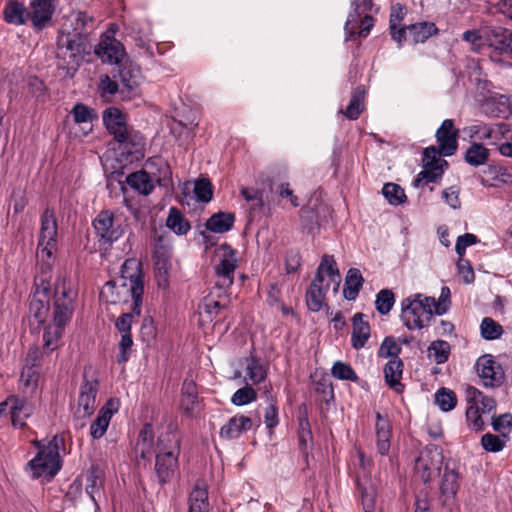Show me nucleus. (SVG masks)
Listing matches in <instances>:
<instances>
[{"label": "nucleus", "instance_id": "603ef678", "mask_svg": "<svg viewBox=\"0 0 512 512\" xmlns=\"http://www.w3.org/2000/svg\"><path fill=\"white\" fill-rule=\"evenodd\" d=\"M395 295L390 289H382L376 295L375 307L381 315H387L393 308Z\"/></svg>", "mask_w": 512, "mask_h": 512}, {"label": "nucleus", "instance_id": "774afa93", "mask_svg": "<svg viewBox=\"0 0 512 512\" xmlns=\"http://www.w3.org/2000/svg\"><path fill=\"white\" fill-rule=\"evenodd\" d=\"M28 92L37 100H43L46 93L44 82L36 76L29 77L27 82Z\"/></svg>", "mask_w": 512, "mask_h": 512}, {"label": "nucleus", "instance_id": "2f4dec72", "mask_svg": "<svg viewBox=\"0 0 512 512\" xmlns=\"http://www.w3.org/2000/svg\"><path fill=\"white\" fill-rule=\"evenodd\" d=\"M47 293L48 288H43L42 292L37 290L29 304L30 314L35 320L38 321L39 324H43L45 322L49 312Z\"/></svg>", "mask_w": 512, "mask_h": 512}, {"label": "nucleus", "instance_id": "3c124183", "mask_svg": "<svg viewBox=\"0 0 512 512\" xmlns=\"http://www.w3.org/2000/svg\"><path fill=\"white\" fill-rule=\"evenodd\" d=\"M450 344L445 340L433 341L428 347L429 356L433 357L437 364L445 363L450 355Z\"/></svg>", "mask_w": 512, "mask_h": 512}, {"label": "nucleus", "instance_id": "9b49d317", "mask_svg": "<svg viewBox=\"0 0 512 512\" xmlns=\"http://www.w3.org/2000/svg\"><path fill=\"white\" fill-rule=\"evenodd\" d=\"M237 251L227 243L216 249L219 263L215 266L217 276L216 287L222 290L229 288L234 282V273L237 268Z\"/></svg>", "mask_w": 512, "mask_h": 512}, {"label": "nucleus", "instance_id": "f3484780", "mask_svg": "<svg viewBox=\"0 0 512 512\" xmlns=\"http://www.w3.org/2000/svg\"><path fill=\"white\" fill-rule=\"evenodd\" d=\"M477 373L485 387H499L502 385L505 373L499 363L492 356H482L476 363Z\"/></svg>", "mask_w": 512, "mask_h": 512}, {"label": "nucleus", "instance_id": "09e8293b", "mask_svg": "<svg viewBox=\"0 0 512 512\" xmlns=\"http://www.w3.org/2000/svg\"><path fill=\"white\" fill-rule=\"evenodd\" d=\"M509 439V436L505 434L495 435L492 433H486L481 438V445L485 451L497 453L504 449Z\"/></svg>", "mask_w": 512, "mask_h": 512}, {"label": "nucleus", "instance_id": "9d476101", "mask_svg": "<svg viewBox=\"0 0 512 512\" xmlns=\"http://www.w3.org/2000/svg\"><path fill=\"white\" fill-rule=\"evenodd\" d=\"M57 221L54 210L46 208L41 215V228L37 247V256L43 261L51 259L57 247Z\"/></svg>", "mask_w": 512, "mask_h": 512}, {"label": "nucleus", "instance_id": "cd10ccee", "mask_svg": "<svg viewBox=\"0 0 512 512\" xmlns=\"http://www.w3.org/2000/svg\"><path fill=\"white\" fill-rule=\"evenodd\" d=\"M404 363L401 359L389 360L383 368L385 383L396 393H402L405 386L401 383Z\"/></svg>", "mask_w": 512, "mask_h": 512}, {"label": "nucleus", "instance_id": "412c9836", "mask_svg": "<svg viewBox=\"0 0 512 512\" xmlns=\"http://www.w3.org/2000/svg\"><path fill=\"white\" fill-rule=\"evenodd\" d=\"M120 79V94L122 98L131 99L137 93L140 84V70L132 64L122 65L118 72Z\"/></svg>", "mask_w": 512, "mask_h": 512}, {"label": "nucleus", "instance_id": "e2e57ef3", "mask_svg": "<svg viewBox=\"0 0 512 512\" xmlns=\"http://www.w3.org/2000/svg\"><path fill=\"white\" fill-rule=\"evenodd\" d=\"M481 411L478 406L469 405L466 409V420L468 426L475 431H481L484 427V421L481 417Z\"/></svg>", "mask_w": 512, "mask_h": 512}, {"label": "nucleus", "instance_id": "2eb2a0df", "mask_svg": "<svg viewBox=\"0 0 512 512\" xmlns=\"http://www.w3.org/2000/svg\"><path fill=\"white\" fill-rule=\"evenodd\" d=\"M488 56L494 62H501L502 56L512 57V31L494 29L487 33Z\"/></svg>", "mask_w": 512, "mask_h": 512}, {"label": "nucleus", "instance_id": "39448f33", "mask_svg": "<svg viewBox=\"0 0 512 512\" xmlns=\"http://www.w3.org/2000/svg\"><path fill=\"white\" fill-rule=\"evenodd\" d=\"M180 439L174 432L159 436L156 445L155 474L160 485L169 483L179 468Z\"/></svg>", "mask_w": 512, "mask_h": 512}, {"label": "nucleus", "instance_id": "5701e85b", "mask_svg": "<svg viewBox=\"0 0 512 512\" xmlns=\"http://www.w3.org/2000/svg\"><path fill=\"white\" fill-rule=\"evenodd\" d=\"M253 421L244 415H235L224 424L219 431V437L225 441L238 439L243 433L251 430Z\"/></svg>", "mask_w": 512, "mask_h": 512}, {"label": "nucleus", "instance_id": "a19ab883", "mask_svg": "<svg viewBox=\"0 0 512 512\" xmlns=\"http://www.w3.org/2000/svg\"><path fill=\"white\" fill-rule=\"evenodd\" d=\"M114 412L113 409L106 406L99 410L96 419L90 426V435L93 439H100L104 436Z\"/></svg>", "mask_w": 512, "mask_h": 512}, {"label": "nucleus", "instance_id": "69168bd1", "mask_svg": "<svg viewBox=\"0 0 512 512\" xmlns=\"http://www.w3.org/2000/svg\"><path fill=\"white\" fill-rule=\"evenodd\" d=\"M450 304V289L447 286H443L438 300L434 298V313L439 316L445 314L448 311Z\"/></svg>", "mask_w": 512, "mask_h": 512}, {"label": "nucleus", "instance_id": "423d86ee", "mask_svg": "<svg viewBox=\"0 0 512 512\" xmlns=\"http://www.w3.org/2000/svg\"><path fill=\"white\" fill-rule=\"evenodd\" d=\"M341 276L336 268V262L333 256L324 255L318 266L316 275L306 292V302L309 309L313 312L319 311L325 299V293L330 283L334 284V292H337L340 286Z\"/></svg>", "mask_w": 512, "mask_h": 512}, {"label": "nucleus", "instance_id": "864d4df0", "mask_svg": "<svg viewBox=\"0 0 512 512\" xmlns=\"http://www.w3.org/2000/svg\"><path fill=\"white\" fill-rule=\"evenodd\" d=\"M481 336L485 340H495L502 336L504 330L503 327L490 317L483 318L481 325Z\"/></svg>", "mask_w": 512, "mask_h": 512}, {"label": "nucleus", "instance_id": "dca6fc26", "mask_svg": "<svg viewBox=\"0 0 512 512\" xmlns=\"http://www.w3.org/2000/svg\"><path fill=\"white\" fill-rule=\"evenodd\" d=\"M443 455L437 449H425L415 461V471L424 483H428L439 473Z\"/></svg>", "mask_w": 512, "mask_h": 512}, {"label": "nucleus", "instance_id": "6e6d98bb", "mask_svg": "<svg viewBox=\"0 0 512 512\" xmlns=\"http://www.w3.org/2000/svg\"><path fill=\"white\" fill-rule=\"evenodd\" d=\"M331 374L334 378L339 380L357 382L359 379L352 366L342 361H336L333 364L331 368Z\"/></svg>", "mask_w": 512, "mask_h": 512}, {"label": "nucleus", "instance_id": "de8ad7c7", "mask_svg": "<svg viewBox=\"0 0 512 512\" xmlns=\"http://www.w3.org/2000/svg\"><path fill=\"white\" fill-rule=\"evenodd\" d=\"M71 114L76 124H83L84 129L87 128L84 132V135H86L92 129L91 123L96 118L94 111L86 105L78 103L73 107Z\"/></svg>", "mask_w": 512, "mask_h": 512}, {"label": "nucleus", "instance_id": "ea45409f", "mask_svg": "<svg viewBox=\"0 0 512 512\" xmlns=\"http://www.w3.org/2000/svg\"><path fill=\"white\" fill-rule=\"evenodd\" d=\"M408 36L414 44L424 43L428 38L438 33L433 22H419L407 26Z\"/></svg>", "mask_w": 512, "mask_h": 512}, {"label": "nucleus", "instance_id": "c9c22d12", "mask_svg": "<svg viewBox=\"0 0 512 512\" xmlns=\"http://www.w3.org/2000/svg\"><path fill=\"white\" fill-rule=\"evenodd\" d=\"M8 401L12 403L11 406V421L14 427L23 428L25 426V419L31 414V407L25 398L11 397Z\"/></svg>", "mask_w": 512, "mask_h": 512}, {"label": "nucleus", "instance_id": "4468645a", "mask_svg": "<svg viewBox=\"0 0 512 512\" xmlns=\"http://www.w3.org/2000/svg\"><path fill=\"white\" fill-rule=\"evenodd\" d=\"M92 224L101 244H112L124 233L121 224L115 222L113 213L109 210L101 211Z\"/></svg>", "mask_w": 512, "mask_h": 512}, {"label": "nucleus", "instance_id": "a211bd4d", "mask_svg": "<svg viewBox=\"0 0 512 512\" xmlns=\"http://www.w3.org/2000/svg\"><path fill=\"white\" fill-rule=\"evenodd\" d=\"M130 286L126 284V280H110L104 284L100 291V298L108 304L127 303L131 297L135 304V293Z\"/></svg>", "mask_w": 512, "mask_h": 512}, {"label": "nucleus", "instance_id": "aec40b11", "mask_svg": "<svg viewBox=\"0 0 512 512\" xmlns=\"http://www.w3.org/2000/svg\"><path fill=\"white\" fill-rule=\"evenodd\" d=\"M459 473L456 469L450 468L447 463L444 468L440 483V500L444 506H451L455 503L459 490Z\"/></svg>", "mask_w": 512, "mask_h": 512}, {"label": "nucleus", "instance_id": "7ed1b4c3", "mask_svg": "<svg viewBox=\"0 0 512 512\" xmlns=\"http://www.w3.org/2000/svg\"><path fill=\"white\" fill-rule=\"evenodd\" d=\"M32 443L38 452L26 464L25 470L31 474L33 479H52L62 466L59 450L60 446L64 444V439L55 435L47 443L42 440H34Z\"/></svg>", "mask_w": 512, "mask_h": 512}, {"label": "nucleus", "instance_id": "1a4fd4ad", "mask_svg": "<svg viewBox=\"0 0 512 512\" xmlns=\"http://www.w3.org/2000/svg\"><path fill=\"white\" fill-rule=\"evenodd\" d=\"M331 214V208L323 203L320 194H311L300 210L301 227L307 233L315 235L321 227L328 224Z\"/></svg>", "mask_w": 512, "mask_h": 512}, {"label": "nucleus", "instance_id": "f257e3e1", "mask_svg": "<svg viewBox=\"0 0 512 512\" xmlns=\"http://www.w3.org/2000/svg\"><path fill=\"white\" fill-rule=\"evenodd\" d=\"M459 130L454 127L452 119H446L437 129L435 137L438 148L429 146L423 151V169L413 181L416 189H428L433 191L441 181L444 168L448 166L446 160L441 156L453 155L458 147L457 139Z\"/></svg>", "mask_w": 512, "mask_h": 512}, {"label": "nucleus", "instance_id": "0eeeda50", "mask_svg": "<svg viewBox=\"0 0 512 512\" xmlns=\"http://www.w3.org/2000/svg\"><path fill=\"white\" fill-rule=\"evenodd\" d=\"M434 297L420 293L411 295L401 302V319L409 330L422 329L434 313Z\"/></svg>", "mask_w": 512, "mask_h": 512}, {"label": "nucleus", "instance_id": "72a5a7b5", "mask_svg": "<svg viewBox=\"0 0 512 512\" xmlns=\"http://www.w3.org/2000/svg\"><path fill=\"white\" fill-rule=\"evenodd\" d=\"M364 283V278L357 268H350L345 278L343 288L344 298L348 301H353L357 298L359 291Z\"/></svg>", "mask_w": 512, "mask_h": 512}, {"label": "nucleus", "instance_id": "b1692460", "mask_svg": "<svg viewBox=\"0 0 512 512\" xmlns=\"http://www.w3.org/2000/svg\"><path fill=\"white\" fill-rule=\"evenodd\" d=\"M95 53L105 62L118 64L124 56V48L115 38L105 36L95 47Z\"/></svg>", "mask_w": 512, "mask_h": 512}, {"label": "nucleus", "instance_id": "13d9d810", "mask_svg": "<svg viewBox=\"0 0 512 512\" xmlns=\"http://www.w3.org/2000/svg\"><path fill=\"white\" fill-rule=\"evenodd\" d=\"M257 392L251 386L246 385L238 389L231 398V402L236 406H243L255 401Z\"/></svg>", "mask_w": 512, "mask_h": 512}, {"label": "nucleus", "instance_id": "ddd939ff", "mask_svg": "<svg viewBox=\"0 0 512 512\" xmlns=\"http://www.w3.org/2000/svg\"><path fill=\"white\" fill-rule=\"evenodd\" d=\"M74 297L70 284L65 277H58L54 284L53 314L57 321L71 320Z\"/></svg>", "mask_w": 512, "mask_h": 512}, {"label": "nucleus", "instance_id": "5fc2aeb1", "mask_svg": "<svg viewBox=\"0 0 512 512\" xmlns=\"http://www.w3.org/2000/svg\"><path fill=\"white\" fill-rule=\"evenodd\" d=\"M463 40L471 44L473 51L483 53L488 51L487 35L483 36L478 30H468L463 33Z\"/></svg>", "mask_w": 512, "mask_h": 512}, {"label": "nucleus", "instance_id": "393cba45", "mask_svg": "<svg viewBox=\"0 0 512 512\" xmlns=\"http://www.w3.org/2000/svg\"><path fill=\"white\" fill-rule=\"evenodd\" d=\"M98 381H89L84 376L78 398V410L83 409V416H90L95 410Z\"/></svg>", "mask_w": 512, "mask_h": 512}, {"label": "nucleus", "instance_id": "4be33fe9", "mask_svg": "<svg viewBox=\"0 0 512 512\" xmlns=\"http://www.w3.org/2000/svg\"><path fill=\"white\" fill-rule=\"evenodd\" d=\"M104 483L105 473L103 469L97 464H92L87 470L85 490L96 509H99L98 500L103 494Z\"/></svg>", "mask_w": 512, "mask_h": 512}, {"label": "nucleus", "instance_id": "c756f323", "mask_svg": "<svg viewBox=\"0 0 512 512\" xmlns=\"http://www.w3.org/2000/svg\"><path fill=\"white\" fill-rule=\"evenodd\" d=\"M376 420L377 451L380 455L385 456L390 450L391 425L389 420L379 412L376 413Z\"/></svg>", "mask_w": 512, "mask_h": 512}, {"label": "nucleus", "instance_id": "338daca9", "mask_svg": "<svg viewBox=\"0 0 512 512\" xmlns=\"http://www.w3.org/2000/svg\"><path fill=\"white\" fill-rule=\"evenodd\" d=\"M119 354L117 355V362L119 364H124L129 360L130 353L133 346V340L131 334L121 335V340L119 342Z\"/></svg>", "mask_w": 512, "mask_h": 512}, {"label": "nucleus", "instance_id": "49530a36", "mask_svg": "<svg viewBox=\"0 0 512 512\" xmlns=\"http://www.w3.org/2000/svg\"><path fill=\"white\" fill-rule=\"evenodd\" d=\"M402 352V347L400 343L397 342L395 337L386 336L377 352V356L379 358L389 359V360H397L400 359L399 355Z\"/></svg>", "mask_w": 512, "mask_h": 512}, {"label": "nucleus", "instance_id": "7c9ffc66", "mask_svg": "<svg viewBox=\"0 0 512 512\" xmlns=\"http://www.w3.org/2000/svg\"><path fill=\"white\" fill-rule=\"evenodd\" d=\"M198 404V391L193 380H184L181 388L180 408L183 413L191 417L195 406Z\"/></svg>", "mask_w": 512, "mask_h": 512}, {"label": "nucleus", "instance_id": "a878e982", "mask_svg": "<svg viewBox=\"0 0 512 512\" xmlns=\"http://www.w3.org/2000/svg\"><path fill=\"white\" fill-rule=\"evenodd\" d=\"M188 512H209L208 486L204 480H197L189 493Z\"/></svg>", "mask_w": 512, "mask_h": 512}, {"label": "nucleus", "instance_id": "f8f14e48", "mask_svg": "<svg viewBox=\"0 0 512 512\" xmlns=\"http://www.w3.org/2000/svg\"><path fill=\"white\" fill-rule=\"evenodd\" d=\"M118 280H126L129 289L135 293V304L132 311L136 315L141 313L142 295L144 292L142 264L135 258H129L121 266V275Z\"/></svg>", "mask_w": 512, "mask_h": 512}, {"label": "nucleus", "instance_id": "e433bc0d", "mask_svg": "<svg viewBox=\"0 0 512 512\" xmlns=\"http://www.w3.org/2000/svg\"><path fill=\"white\" fill-rule=\"evenodd\" d=\"M268 367L258 357L250 355L246 358L245 374L252 384L257 385L267 377Z\"/></svg>", "mask_w": 512, "mask_h": 512}, {"label": "nucleus", "instance_id": "c85d7f7f", "mask_svg": "<svg viewBox=\"0 0 512 512\" xmlns=\"http://www.w3.org/2000/svg\"><path fill=\"white\" fill-rule=\"evenodd\" d=\"M70 320L57 321L53 314L52 324L45 327L43 333V349L50 353L58 347V342L62 338L66 324Z\"/></svg>", "mask_w": 512, "mask_h": 512}, {"label": "nucleus", "instance_id": "4c0bfd02", "mask_svg": "<svg viewBox=\"0 0 512 512\" xmlns=\"http://www.w3.org/2000/svg\"><path fill=\"white\" fill-rule=\"evenodd\" d=\"M154 444V430L150 423L144 424L139 432L138 439L135 445V453L142 459L151 453Z\"/></svg>", "mask_w": 512, "mask_h": 512}, {"label": "nucleus", "instance_id": "6e6552de", "mask_svg": "<svg viewBox=\"0 0 512 512\" xmlns=\"http://www.w3.org/2000/svg\"><path fill=\"white\" fill-rule=\"evenodd\" d=\"M86 53L80 33H62L58 37L56 56L58 66L67 73H74Z\"/></svg>", "mask_w": 512, "mask_h": 512}, {"label": "nucleus", "instance_id": "f03ea898", "mask_svg": "<svg viewBox=\"0 0 512 512\" xmlns=\"http://www.w3.org/2000/svg\"><path fill=\"white\" fill-rule=\"evenodd\" d=\"M103 121L107 130L114 136L118 151L127 161H138L144 157L143 135L127 126L125 115L119 109H107L103 114Z\"/></svg>", "mask_w": 512, "mask_h": 512}, {"label": "nucleus", "instance_id": "473e14b6", "mask_svg": "<svg viewBox=\"0 0 512 512\" xmlns=\"http://www.w3.org/2000/svg\"><path fill=\"white\" fill-rule=\"evenodd\" d=\"M372 0H351V11L345 24L346 31L351 35H355L358 19L372 9Z\"/></svg>", "mask_w": 512, "mask_h": 512}, {"label": "nucleus", "instance_id": "79ce46f5", "mask_svg": "<svg viewBox=\"0 0 512 512\" xmlns=\"http://www.w3.org/2000/svg\"><path fill=\"white\" fill-rule=\"evenodd\" d=\"M39 372L37 368L25 365L22 368L19 384L25 395H33L38 386Z\"/></svg>", "mask_w": 512, "mask_h": 512}, {"label": "nucleus", "instance_id": "bb28decb", "mask_svg": "<svg viewBox=\"0 0 512 512\" xmlns=\"http://www.w3.org/2000/svg\"><path fill=\"white\" fill-rule=\"evenodd\" d=\"M364 314L356 313L352 318L351 346L355 350L365 347L371 335L370 324L363 320Z\"/></svg>", "mask_w": 512, "mask_h": 512}, {"label": "nucleus", "instance_id": "37998d69", "mask_svg": "<svg viewBox=\"0 0 512 512\" xmlns=\"http://www.w3.org/2000/svg\"><path fill=\"white\" fill-rule=\"evenodd\" d=\"M364 96L365 89L362 86L355 88L352 92L349 105L345 110H341V113L350 120L358 119L364 109Z\"/></svg>", "mask_w": 512, "mask_h": 512}, {"label": "nucleus", "instance_id": "0e129e2a", "mask_svg": "<svg viewBox=\"0 0 512 512\" xmlns=\"http://www.w3.org/2000/svg\"><path fill=\"white\" fill-rule=\"evenodd\" d=\"M492 427L500 435L509 436L512 429V415L510 413H504L497 417H493Z\"/></svg>", "mask_w": 512, "mask_h": 512}, {"label": "nucleus", "instance_id": "680f3d73", "mask_svg": "<svg viewBox=\"0 0 512 512\" xmlns=\"http://www.w3.org/2000/svg\"><path fill=\"white\" fill-rule=\"evenodd\" d=\"M148 194H124L123 202L127 209L135 216L138 217L142 207H146L143 204L145 196Z\"/></svg>", "mask_w": 512, "mask_h": 512}, {"label": "nucleus", "instance_id": "052dcab7", "mask_svg": "<svg viewBox=\"0 0 512 512\" xmlns=\"http://www.w3.org/2000/svg\"><path fill=\"white\" fill-rule=\"evenodd\" d=\"M247 202H251V208L262 214L270 212V205L268 202L269 194H243Z\"/></svg>", "mask_w": 512, "mask_h": 512}, {"label": "nucleus", "instance_id": "4d7b16f0", "mask_svg": "<svg viewBox=\"0 0 512 512\" xmlns=\"http://www.w3.org/2000/svg\"><path fill=\"white\" fill-rule=\"evenodd\" d=\"M170 270L169 260L163 257L156 258L155 261V277L159 287H168V276Z\"/></svg>", "mask_w": 512, "mask_h": 512}, {"label": "nucleus", "instance_id": "bf43d9fd", "mask_svg": "<svg viewBox=\"0 0 512 512\" xmlns=\"http://www.w3.org/2000/svg\"><path fill=\"white\" fill-rule=\"evenodd\" d=\"M213 185L206 176H200L194 181H186L183 184L182 192H213Z\"/></svg>", "mask_w": 512, "mask_h": 512}, {"label": "nucleus", "instance_id": "58836bf2", "mask_svg": "<svg viewBox=\"0 0 512 512\" xmlns=\"http://www.w3.org/2000/svg\"><path fill=\"white\" fill-rule=\"evenodd\" d=\"M235 222V215L230 212H218L213 214L205 226L214 233H225L232 229Z\"/></svg>", "mask_w": 512, "mask_h": 512}, {"label": "nucleus", "instance_id": "f704fd0d", "mask_svg": "<svg viewBox=\"0 0 512 512\" xmlns=\"http://www.w3.org/2000/svg\"><path fill=\"white\" fill-rule=\"evenodd\" d=\"M4 20L12 25H22L26 22L28 11L22 3L16 0H10L6 3L3 9Z\"/></svg>", "mask_w": 512, "mask_h": 512}, {"label": "nucleus", "instance_id": "8fccbe9b", "mask_svg": "<svg viewBox=\"0 0 512 512\" xmlns=\"http://www.w3.org/2000/svg\"><path fill=\"white\" fill-rule=\"evenodd\" d=\"M435 403L442 411L448 412L455 408L457 396L453 390L442 387L435 393Z\"/></svg>", "mask_w": 512, "mask_h": 512}, {"label": "nucleus", "instance_id": "20e7f679", "mask_svg": "<svg viewBox=\"0 0 512 512\" xmlns=\"http://www.w3.org/2000/svg\"><path fill=\"white\" fill-rule=\"evenodd\" d=\"M170 170L166 163H161L159 168V176L151 174L147 170H139L125 176L123 173L113 172L107 180V187L111 190L119 189L125 192V183L136 192H152L157 183L160 189L168 190L170 185Z\"/></svg>", "mask_w": 512, "mask_h": 512}, {"label": "nucleus", "instance_id": "a18cd8bd", "mask_svg": "<svg viewBox=\"0 0 512 512\" xmlns=\"http://www.w3.org/2000/svg\"><path fill=\"white\" fill-rule=\"evenodd\" d=\"M464 158L471 166H481L487 162L489 150L481 143H472L466 150Z\"/></svg>", "mask_w": 512, "mask_h": 512}, {"label": "nucleus", "instance_id": "6ab92c4d", "mask_svg": "<svg viewBox=\"0 0 512 512\" xmlns=\"http://www.w3.org/2000/svg\"><path fill=\"white\" fill-rule=\"evenodd\" d=\"M55 0H31L28 17L37 30H42L51 24L55 10Z\"/></svg>", "mask_w": 512, "mask_h": 512}, {"label": "nucleus", "instance_id": "c03bdc74", "mask_svg": "<svg viewBox=\"0 0 512 512\" xmlns=\"http://www.w3.org/2000/svg\"><path fill=\"white\" fill-rule=\"evenodd\" d=\"M166 226L177 235H185L191 228L189 221L176 207L169 209Z\"/></svg>", "mask_w": 512, "mask_h": 512}]
</instances>
